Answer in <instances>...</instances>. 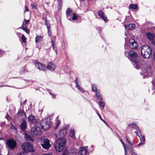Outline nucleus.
Instances as JSON below:
<instances>
[{"label":"nucleus","mask_w":155,"mask_h":155,"mask_svg":"<svg viewBox=\"0 0 155 155\" xmlns=\"http://www.w3.org/2000/svg\"><path fill=\"white\" fill-rule=\"evenodd\" d=\"M139 137L141 142H144L145 141V138L144 136L141 135L140 136V137Z\"/></svg>","instance_id":"58836bf2"},{"label":"nucleus","mask_w":155,"mask_h":155,"mask_svg":"<svg viewBox=\"0 0 155 155\" xmlns=\"http://www.w3.org/2000/svg\"><path fill=\"white\" fill-rule=\"evenodd\" d=\"M125 28L127 30H132L134 28H135V25L134 24H130L128 25H126L125 26Z\"/></svg>","instance_id":"a211bd4d"},{"label":"nucleus","mask_w":155,"mask_h":155,"mask_svg":"<svg viewBox=\"0 0 155 155\" xmlns=\"http://www.w3.org/2000/svg\"><path fill=\"white\" fill-rule=\"evenodd\" d=\"M29 120L30 121L31 123L35 124L38 123L40 121L39 119H38V117H36L35 118V117H28Z\"/></svg>","instance_id":"ddd939ff"},{"label":"nucleus","mask_w":155,"mask_h":155,"mask_svg":"<svg viewBox=\"0 0 155 155\" xmlns=\"http://www.w3.org/2000/svg\"><path fill=\"white\" fill-rule=\"evenodd\" d=\"M40 140L41 141V145L43 148L48 149L51 147L50 140L48 139L41 138Z\"/></svg>","instance_id":"39448f33"},{"label":"nucleus","mask_w":155,"mask_h":155,"mask_svg":"<svg viewBox=\"0 0 155 155\" xmlns=\"http://www.w3.org/2000/svg\"><path fill=\"white\" fill-rule=\"evenodd\" d=\"M129 47L132 49H136L138 46L137 43L135 41V40L132 38L130 39L129 40Z\"/></svg>","instance_id":"6e6552de"},{"label":"nucleus","mask_w":155,"mask_h":155,"mask_svg":"<svg viewBox=\"0 0 155 155\" xmlns=\"http://www.w3.org/2000/svg\"><path fill=\"white\" fill-rule=\"evenodd\" d=\"M129 7L131 9H136L137 8V5L131 4H130Z\"/></svg>","instance_id":"7c9ffc66"},{"label":"nucleus","mask_w":155,"mask_h":155,"mask_svg":"<svg viewBox=\"0 0 155 155\" xmlns=\"http://www.w3.org/2000/svg\"><path fill=\"white\" fill-rule=\"evenodd\" d=\"M26 100H25V101H23V104H26Z\"/></svg>","instance_id":"052dcab7"},{"label":"nucleus","mask_w":155,"mask_h":155,"mask_svg":"<svg viewBox=\"0 0 155 155\" xmlns=\"http://www.w3.org/2000/svg\"><path fill=\"white\" fill-rule=\"evenodd\" d=\"M97 115L99 116H100L98 113H97Z\"/></svg>","instance_id":"774afa93"},{"label":"nucleus","mask_w":155,"mask_h":155,"mask_svg":"<svg viewBox=\"0 0 155 155\" xmlns=\"http://www.w3.org/2000/svg\"><path fill=\"white\" fill-rule=\"evenodd\" d=\"M145 72L147 74H150L152 71V69L150 65H146L144 69Z\"/></svg>","instance_id":"aec40b11"},{"label":"nucleus","mask_w":155,"mask_h":155,"mask_svg":"<svg viewBox=\"0 0 155 155\" xmlns=\"http://www.w3.org/2000/svg\"><path fill=\"white\" fill-rule=\"evenodd\" d=\"M9 117H5L7 119H8V118Z\"/></svg>","instance_id":"69168bd1"},{"label":"nucleus","mask_w":155,"mask_h":155,"mask_svg":"<svg viewBox=\"0 0 155 155\" xmlns=\"http://www.w3.org/2000/svg\"><path fill=\"white\" fill-rule=\"evenodd\" d=\"M6 145L10 149H13L16 147L17 143L15 140L12 139H10L7 141Z\"/></svg>","instance_id":"0eeeda50"},{"label":"nucleus","mask_w":155,"mask_h":155,"mask_svg":"<svg viewBox=\"0 0 155 155\" xmlns=\"http://www.w3.org/2000/svg\"><path fill=\"white\" fill-rule=\"evenodd\" d=\"M99 16L104 21L107 20V16L104 15V12L101 10H100L98 12Z\"/></svg>","instance_id":"6ab92c4d"},{"label":"nucleus","mask_w":155,"mask_h":155,"mask_svg":"<svg viewBox=\"0 0 155 155\" xmlns=\"http://www.w3.org/2000/svg\"><path fill=\"white\" fill-rule=\"evenodd\" d=\"M58 8L60 9L62 6V0H58Z\"/></svg>","instance_id":"c9c22d12"},{"label":"nucleus","mask_w":155,"mask_h":155,"mask_svg":"<svg viewBox=\"0 0 155 155\" xmlns=\"http://www.w3.org/2000/svg\"><path fill=\"white\" fill-rule=\"evenodd\" d=\"M91 87L92 91L93 92H96L97 93L98 92V91H97V87L94 84H92Z\"/></svg>","instance_id":"72a5a7b5"},{"label":"nucleus","mask_w":155,"mask_h":155,"mask_svg":"<svg viewBox=\"0 0 155 155\" xmlns=\"http://www.w3.org/2000/svg\"><path fill=\"white\" fill-rule=\"evenodd\" d=\"M55 52H56V54H57V50H55Z\"/></svg>","instance_id":"e2e57ef3"},{"label":"nucleus","mask_w":155,"mask_h":155,"mask_svg":"<svg viewBox=\"0 0 155 155\" xmlns=\"http://www.w3.org/2000/svg\"><path fill=\"white\" fill-rule=\"evenodd\" d=\"M17 115L19 116H26V114L23 108H20L18 110Z\"/></svg>","instance_id":"f3484780"},{"label":"nucleus","mask_w":155,"mask_h":155,"mask_svg":"<svg viewBox=\"0 0 155 155\" xmlns=\"http://www.w3.org/2000/svg\"><path fill=\"white\" fill-rule=\"evenodd\" d=\"M22 148L23 150L26 152H33L35 151L33 145L28 142L24 143L22 145Z\"/></svg>","instance_id":"7ed1b4c3"},{"label":"nucleus","mask_w":155,"mask_h":155,"mask_svg":"<svg viewBox=\"0 0 155 155\" xmlns=\"http://www.w3.org/2000/svg\"><path fill=\"white\" fill-rule=\"evenodd\" d=\"M67 129H62L61 130H60L59 132L58 133V134L55 135V136H56V137L58 138L60 137V136H59V135L60 136L62 137H63L66 135L67 133Z\"/></svg>","instance_id":"9b49d317"},{"label":"nucleus","mask_w":155,"mask_h":155,"mask_svg":"<svg viewBox=\"0 0 155 155\" xmlns=\"http://www.w3.org/2000/svg\"><path fill=\"white\" fill-rule=\"evenodd\" d=\"M72 12L70 8H68L66 10V14L68 18L70 20V18H69V16L71 15V13Z\"/></svg>","instance_id":"393cba45"},{"label":"nucleus","mask_w":155,"mask_h":155,"mask_svg":"<svg viewBox=\"0 0 155 155\" xmlns=\"http://www.w3.org/2000/svg\"><path fill=\"white\" fill-rule=\"evenodd\" d=\"M40 124L41 128L43 130H47L51 127V122L49 120L43 119L41 120Z\"/></svg>","instance_id":"20e7f679"},{"label":"nucleus","mask_w":155,"mask_h":155,"mask_svg":"<svg viewBox=\"0 0 155 155\" xmlns=\"http://www.w3.org/2000/svg\"><path fill=\"white\" fill-rule=\"evenodd\" d=\"M45 24L46 26L49 25V24L47 23V18H46L45 19Z\"/></svg>","instance_id":"3c124183"},{"label":"nucleus","mask_w":155,"mask_h":155,"mask_svg":"<svg viewBox=\"0 0 155 155\" xmlns=\"http://www.w3.org/2000/svg\"><path fill=\"white\" fill-rule=\"evenodd\" d=\"M132 63L135 68L137 69H139V66L138 65V63L137 60L135 59L133 60L132 61Z\"/></svg>","instance_id":"b1692460"},{"label":"nucleus","mask_w":155,"mask_h":155,"mask_svg":"<svg viewBox=\"0 0 155 155\" xmlns=\"http://www.w3.org/2000/svg\"><path fill=\"white\" fill-rule=\"evenodd\" d=\"M129 56L132 58H135L137 56V54L134 51H130L128 52Z\"/></svg>","instance_id":"2eb2a0df"},{"label":"nucleus","mask_w":155,"mask_h":155,"mask_svg":"<svg viewBox=\"0 0 155 155\" xmlns=\"http://www.w3.org/2000/svg\"><path fill=\"white\" fill-rule=\"evenodd\" d=\"M66 140L64 138H60L56 141L54 145L55 149L58 152H61L64 148Z\"/></svg>","instance_id":"f257e3e1"},{"label":"nucleus","mask_w":155,"mask_h":155,"mask_svg":"<svg viewBox=\"0 0 155 155\" xmlns=\"http://www.w3.org/2000/svg\"><path fill=\"white\" fill-rule=\"evenodd\" d=\"M21 39L22 40V41L24 43H26V38L25 37V35H22L21 37Z\"/></svg>","instance_id":"e433bc0d"},{"label":"nucleus","mask_w":155,"mask_h":155,"mask_svg":"<svg viewBox=\"0 0 155 155\" xmlns=\"http://www.w3.org/2000/svg\"><path fill=\"white\" fill-rule=\"evenodd\" d=\"M68 151L67 150H65L63 151L62 155H68Z\"/></svg>","instance_id":"79ce46f5"},{"label":"nucleus","mask_w":155,"mask_h":155,"mask_svg":"<svg viewBox=\"0 0 155 155\" xmlns=\"http://www.w3.org/2000/svg\"><path fill=\"white\" fill-rule=\"evenodd\" d=\"M34 64L35 67L38 69L42 71H45L46 69V66L44 64L38 62H35Z\"/></svg>","instance_id":"1a4fd4ad"},{"label":"nucleus","mask_w":155,"mask_h":155,"mask_svg":"<svg viewBox=\"0 0 155 155\" xmlns=\"http://www.w3.org/2000/svg\"><path fill=\"white\" fill-rule=\"evenodd\" d=\"M42 39V37L40 36L37 35L35 38V42L36 43H38L40 42V41Z\"/></svg>","instance_id":"2f4dec72"},{"label":"nucleus","mask_w":155,"mask_h":155,"mask_svg":"<svg viewBox=\"0 0 155 155\" xmlns=\"http://www.w3.org/2000/svg\"><path fill=\"white\" fill-rule=\"evenodd\" d=\"M25 11H28V9L26 6H25Z\"/></svg>","instance_id":"13d9d810"},{"label":"nucleus","mask_w":155,"mask_h":155,"mask_svg":"<svg viewBox=\"0 0 155 155\" xmlns=\"http://www.w3.org/2000/svg\"><path fill=\"white\" fill-rule=\"evenodd\" d=\"M129 126L130 128H132L136 130H138L139 132V134L141 135V132L140 130L139 129L137 125L134 123H132L130 124L129 125Z\"/></svg>","instance_id":"4468645a"},{"label":"nucleus","mask_w":155,"mask_h":155,"mask_svg":"<svg viewBox=\"0 0 155 155\" xmlns=\"http://www.w3.org/2000/svg\"><path fill=\"white\" fill-rule=\"evenodd\" d=\"M26 123L25 120H23L20 125L21 129L22 130H25L26 127Z\"/></svg>","instance_id":"412c9836"},{"label":"nucleus","mask_w":155,"mask_h":155,"mask_svg":"<svg viewBox=\"0 0 155 155\" xmlns=\"http://www.w3.org/2000/svg\"><path fill=\"white\" fill-rule=\"evenodd\" d=\"M29 116H31V117H32V116H35L34 115H33L32 114H31V115H29Z\"/></svg>","instance_id":"0e129e2a"},{"label":"nucleus","mask_w":155,"mask_h":155,"mask_svg":"<svg viewBox=\"0 0 155 155\" xmlns=\"http://www.w3.org/2000/svg\"><path fill=\"white\" fill-rule=\"evenodd\" d=\"M46 18H45V17H43V18H42V19L43 20H44V19H45Z\"/></svg>","instance_id":"338daca9"},{"label":"nucleus","mask_w":155,"mask_h":155,"mask_svg":"<svg viewBox=\"0 0 155 155\" xmlns=\"http://www.w3.org/2000/svg\"><path fill=\"white\" fill-rule=\"evenodd\" d=\"M24 135H25V136H24L25 138L27 140L31 141L32 142H33L34 141V140L33 138H32L31 137H30L29 135H28L27 134L25 133Z\"/></svg>","instance_id":"4be33fe9"},{"label":"nucleus","mask_w":155,"mask_h":155,"mask_svg":"<svg viewBox=\"0 0 155 155\" xmlns=\"http://www.w3.org/2000/svg\"><path fill=\"white\" fill-rule=\"evenodd\" d=\"M146 35L150 41L153 40L154 38V36L150 32L147 33Z\"/></svg>","instance_id":"5701e85b"},{"label":"nucleus","mask_w":155,"mask_h":155,"mask_svg":"<svg viewBox=\"0 0 155 155\" xmlns=\"http://www.w3.org/2000/svg\"><path fill=\"white\" fill-rule=\"evenodd\" d=\"M75 83L76 84V87L77 88L78 90H79L81 92L83 93L84 91L83 88L80 86V85L78 84L80 83V80L78 78H76L75 80Z\"/></svg>","instance_id":"f8f14e48"},{"label":"nucleus","mask_w":155,"mask_h":155,"mask_svg":"<svg viewBox=\"0 0 155 155\" xmlns=\"http://www.w3.org/2000/svg\"><path fill=\"white\" fill-rule=\"evenodd\" d=\"M28 71L25 66L23 67L21 69V72L22 73H25Z\"/></svg>","instance_id":"f704fd0d"},{"label":"nucleus","mask_w":155,"mask_h":155,"mask_svg":"<svg viewBox=\"0 0 155 155\" xmlns=\"http://www.w3.org/2000/svg\"><path fill=\"white\" fill-rule=\"evenodd\" d=\"M69 136L70 137L74 138L75 137V131L73 129H71L70 130Z\"/></svg>","instance_id":"cd10ccee"},{"label":"nucleus","mask_w":155,"mask_h":155,"mask_svg":"<svg viewBox=\"0 0 155 155\" xmlns=\"http://www.w3.org/2000/svg\"><path fill=\"white\" fill-rule=\"evenodd\" d=\"M100 119L103 121L104 122V123L107 125V126H108V125L107 124V123L101 117H99Z\"/></svg>","instance_id":"864d4df0"},{"label":"nucleus","mask_w":155,"mask_h":155,"mask_svg":"<svg viewBox=\"0 0 155 155\" xmlns=\"http://www.w3.org/2000/svg\"><path fill=\"white\" fill-rule=\"evenodd\" d=\"M51 43H52V46L53 47V49L54 50V41L52 40L51 41Z\"/></svg>","instance_id":"de8ad7c7"},{"label":"nucleus","mask_w":155,"mask_h":155,"mask_svg":"<svg viewBox=\"0 0 155 155\" xmlns=\"http://www.w3.org/2000/svg\"><path fill=\"white\" fill-rule=\"evenodd\" d=\"M141 55L144 58H149L152 55L151 48L147 45H144L141 49Z\"/></svg>","instance_id":"f03ea898"},{"label":"nucleus","mask_w":155,"mask_h":155,"mask_svg":"<svg viewBox=\"0 0 155 155\" xmlns=\"http://www.w3.org/2000/svg\"><path fill=\"white\" fill-rule=\"evenodd\" d=\"M56 66L55 64L51 62H49L48 63L47 68L51 71H54L56 69Z\"/></svg>","instance_id":"9d476101"},{"label":"nucleus","mask_w":155,"mask_h":155,"mask_svg":"<svg viewBox=\"0 0 155 155\" xmlns=\"http://www.w3.org/2000/svg\"><path fill=\"white\" fill-rule=\"evenodd\" d=\"M27 153L23 150V151H22L18 153L17 155H25Z\"/></svg>","instance_id":"a19ab883"},{"label":"nucleus","mask_w":155,"mask_h":155,"mask_svg":"<svg viewBox=\"0 0 155 155\" xmlns=\"http://www.w3.org/2000/svg\"><path fill=\"white\" fill-rule=\"evenodd\" d=\"M126 142L128 143H129L130 144V147H131L133 146V144L132 143H130V142L128 138H127L126 139Z\"/></svg>","instance_id":"37998d69"},{"label":"nucleus","mask_w":155,"mask_h":155,"mask_svg":"<svg viewBox=\"0 0 155 155\" xmlns=\"http://www.w3.org/2000/svg\"><path fill=\"white\" fill-rule=\"evenodd\" d=\"M78 16L75 14H73V16L72 17V19L73 20H75L78 19Z\"/></svg>","instance_id":"ea45409f"},{"label":"nucleus","mask_w":155,"mask_h":155,"mask_svg":"<svg viewBox=\"0 0 155 155\" xmlns=\"http://www.w3.org/2000/svg\"><path fill=\"white\" fill-rule=\"evenodd\" d=\"M25 25L24 23H23L21 26V28L25 32H26L27 34H29V30L28 28H25Z\"/></svg>","instance_id":"a878e982"},{"label":"nucleus","mask_w":155,"mask_h":155,"mask_svg":"<svg viewBox=\"0 0 155 155\" xmlns=\"http://www.w3.org/2000/svg\"><path fill=\"white\" fill-rule=\"evenodd\" d=\"M87 153V151L85 148L82 147L80 148V150L78 152L79 155H86Z\"/></svg>","instance_id":"dca6fc26"},{"label":"nucleus","mask_w":155,"mask_h":155,"mask_svg":"<svg viewBox=\"0 0 155 155\" xmlns=\"http://www.w3.org/2000/svg\"><path fill=\"white\" fill-rule=\"evenodd\" d=\"M148 28H151V27L153 25V23L150 21H147L146 23Z\"/></svg>","instance_id":"473e14b6"},{"label":"nucleus","mask_w":155,"mask_h":155,"mask_svg":"<svg viewBox=\"0 0 155 155\" xmlns=\"http://www.w3.org/2000/svg\"><path fill=\"white\" fill-rule=\"evenodd\" d=\"M41 133L40 128L39 127H38L36 124H35L34 127L31 128V134L32 136L40 135Z\"/></svg>","instance_id":"423d86ee"},{"label":"nucleus","mask_w":155,"mask_h":155,"mask_svg":"<svg viewBox=\"0 0 155 155\" xmlns=\"http://www.w3.org/2000/svg\"><path fill=\"white\" fill-rule=\"evenodd\" d=\"M61 123V122L58 119V117H57L56 119V123H55L56 126H55V129H56L58 128V127L59 125Z\"/></svg>","instance_id":"bb28decb"},{"label":"nucleus","mask_w":155,"mask_h":155,"mask_svg":"<svg viewBox=\"0 0 155 155\" xmlns=\"http://www.w3.org/2000/svg\"><path fill=\"white\" fill-rule=\"evenodd\" d=\"M2 54V52L0 50V56Z\"/></svg>","instance_id":"680f3d73"},{"label":"nucleus","mask_w":155,"mask_h":155,"mask_svg":"<svg viewBox=\"0 0 155 155\" xmlns=\"http://www.w3.org/2000/svg\"><path fill=\"white\" fill-rule=\"evenodd\" d=\"M126 148H127V147L124 148V152H125V155H126L127 154V152L126 151Z\"/></svg>","instance_id":"6e6d98bb"},{"label":"nucleus","mask_w":155,"mask_h":155,"mask_svg":"<svg viewBox=\"0 0 155 155\" xmlns=\"http://www.w3.org/2000/svg\"><path fill=\"white\" fill-rule=\"evenodd\" d=\"M125 55H126V54H127V51H126L127 50V48H129V47L128 46H126V44H125Z\"/></svg>","instance_id":"49530a36"},{"label":"nucleus","mask_w":155,"mask_h":155,"mask_svg":"<svg viewBox=\"0 0 155 155\" xmlns=\"http://www.w3.org/2000/svg\"><path fill=\"white\" fill-rule=\"evenodd\" d=\"M25 23L26 24H28L29 22V20H27L26 19H25Z\"/></svg>","instance_id":"5fc2aeb1"},{"label":"nucleus","mask_w":155,"mask_h":155,"mask_svg":"<svg viewBox=\"0 0 155 155\" xmlns=\"http://www.w3.org/2000/svg\"><path fill=\"white\" fill-rule=\"evenodd\" d=\"M96 96L97 99V100L100 101H102V96L100 95L99 93L98 92L96 94Z\"/></svg>","instance_id":"c756f323"},{"label":"nucleus","mask_w":155,"mask_h":155,"mask_svg":"<svg viewBox=\"0 0 155 155\" xmlns=\"http://www.w3.org/2000/svg\"><path fill=\"white\" fill-rule=\"evenodd\" d=\"M153 44L155 45V40L153 42ZM153 58L154 59H155V52L154 53V54L153 55Z\"/></svg>","instance_id":"8fccbe9b"},{"label":"nucleus","mask_w":155,"mask_h":155,"mask_svg":"<svg viewBox=\"0 0 155 155\" xmlns=\"http://www.w3.org/2000/svg\"><path fill=\"white\" fill-rule=\"evenodd\" d=\"M51 31V29H48V35H50V31Z\"/></svg>","instance_id":"bf43d9fd"},{"label":"nucleus","mask_w":155,"mask_h":155,"mask_svg":"<svg viewBox=\"0 0 155 155\" xmlns=\"http://www.w3.org/2000/svg\"><path fill=\"white\" fill-rule=\"evenodd\" d=\"M144 144V142H141L140 141V143H139L138 145V146H140L141 145H143Z\"/></svg>","instance_id":"603ef678"},{"label":"nucleus","mask_w":155,"mask_h":155,"mask_svg":"<svg viewBox=\"0 0 155 155\" xmlns=\"http://www.w3.org/2000/svg\"><path fill=\"white\" fill-rule=\"evenodd\" d=\"M31 5L33 8L36 9V7L35 4L33 3Z\"/></svg>","instance_id":"09e8293b"},{"label":"nucleus","mask_w":155,"mask_h":155,"mask_svg":"<svg viewBox=\"0 0 155 155\" xmlns=\"http://www.w3.org/2000/svg\"><path fill=\"white\" fill-rule=\"evenodd\" d=\"M46 27H47V28L48 29H50V25L49 24V25L46 26Z\"/></svg>","instance_id":"4d7b16f0"},{"label":"nucleus","mask_w":155,"mask_h":155,"mask_svg":"<svg viewBox=\"0 0 155 155\" xmlns=\"http://www.w3.org/2000/svg\"><path fill=\"white\" fill-rule=\"evenodd\" d=\"M136 134V135L138 136V137H140V135H139V134L138 133H139V132L138 131V130H137L135 131V132H134Z\"/></svg>","instance_id":"a18cd8bd"},{"label":"nucleus","mask_w":155,"mask_h":155,"mask_svg":"<svg viewBox=\"0 0 155 155\" xmlns=\"http://www.w3.org/2000/svg\"><path fill=\"white\" fill-rule=\"evenodd\" d=\"M120 141L123 144L124 148L127 147L125 146V143L123 142L122 139L120 140Z\"/></svg>","instance_id":"c03bdc74"},{"label":"nucleus","mask_w":155,"mask_h":155,"mask_svg":"<svg viewBox=\"0 0 155 155\" xmlns=\"http://www.w3.org/2000/svg\"><path fill=\"white\" fill-rule=\"evenodd\" d=\"M130 153L131 155H137L134 152V150L132 148H131Z\"/></svg>","instance_id":"4c0bfd02"},{"label":"nucleus","mask_w":155,"mask_h":155,"mask_svg":"<svg viewBox=\"0 0 155 155\" xmlns=\"http://www.w3.org/2000/svg\"><path fill=\"white\" fill-rule=\"evenodd\" d=\"M98 104L100 105V108L101 109H103L104 108L105 106V103L103 101H99Z\"/></svg>","instance_id":"c85d7f7f"}]
</instances>
